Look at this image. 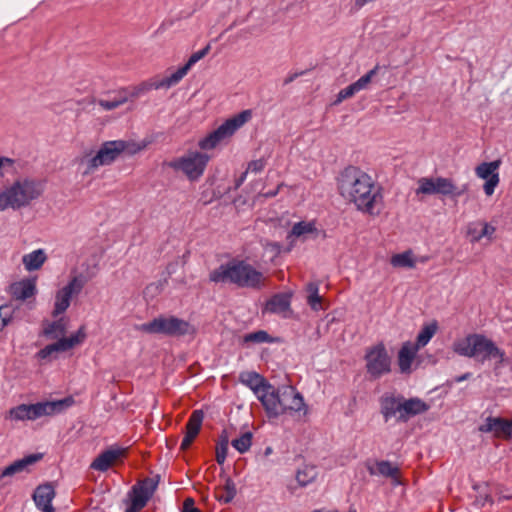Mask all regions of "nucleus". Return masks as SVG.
Returning <instances> with one entry per match:
<instances>
[{"mask_svg":"<svg viewBox=\"0 0 512 512\" xmlns=\"http://www.w3.org/2000/svg\"><path fill=\"white\" fill-rule=\"evenodd\" d=\"M339 194L355 208L369 216H378L384 205L382 187L358 167L349 166L337 180Z\"/></svg>","mask_w":512,"mask_h":512,"instance_id":"f257e3e1","label":"nucleus"},{"mask_svg":"<svg viewBox=\"0 0 512 512\" xmlns=\"http://www.w3.org/2000/svg\"><path fill=\"white\" fill-rule=\"evenodd\" d=\"M209 281L260 290L266 286L267 277L245 260L233 259L212 270Z\"/></svg>","mask_w":512,"mask_h":512,"instance_id":"f03ea898","label":"nucleus"},{"mask_svg":"<svg viewBox=\"0 0 512 512\" xmlns=\"http://www.w3.org/2000/svg\"><path fill=\"white\" fill-rule=\"evenodd\" d=\"M45 191V182L33 177H20L0 192V211L29 206Z\"/></svg>","mask_w":512,"mask_h":512,"instance_id":"7ed1b4c3","label":"nucleus"},{"mask_svg":"<svg viewBox=\"0 0 512 512\" xmlns=\"http://www.w3.org/2000/svg\"><path fill=\"white\" fill-rule=\"evenodd\" d=\"M146 147L144 143L134 141L113 140L104 142L95 155L86 153L79 159L85 169L83 175H89L101 166L111 165L122 153L134 155Z\"/></svg>","mask_w":512,"mask_h":512,"instance_id":"20e7f679","label":"nucleus"},{"mask_svg":"<svg viewBox=\"0 0 512 512\" xmlns=\"http://www.w3.org/2000/svg\"><path fill=\"white\" fill-rule=\"evenodd\" d=\"M452 350L464 357L475 358L481 363L497 358L499 363L504 360L505 353L495 343L482 334H469L462 339L454 341Z\"/></svg>","mask_w":512,"mask_h":512,"instance_id":"39448f33","label":"nucleus"},{"mask_svg":"<svg viewBox=\"0 0 512 512\" xmlns=\"http://www.w3.org/2000/svg\"><path fill=\"white\" fill-rule=\"evenodd\" d=\"M263 407L269 417H277L288 412H300L306 406L303 397L292 386L272 388Z\"/></svg>","mask_w":512,"mask_h":512,"instance_id":"423d86ee","label":"nucleus"},{"mask_svg":"<svg viewBox=\"0 0 512 512\" xmlns=\"http://www.w3.org/2000/svg\"><path fill=\"white\" fill-rule=\"evenodd\" d=\"M72 398H65L56 401L38 402L35 404H20L9 409L5 419L12 421H34L43 416H52L62 412L65 408L71 406Z\"/></svg>","mask_w":512,"mask_h":512,"instance_id":"0eeeda50","label":"nucleus"},{"mask_svg":"<svg viewBox=\"0 0 512 512\" xmlns=\"http://www.w3.org/2000/svg\"><path fill=\"white\" fill-rule=\"evenodd\" d=\"M140 332L168 337L194 336L197 329L190 322L173 315H159L153 320L136 327Z\"/></svg>","mask_w":512,"mask_h":512,"instance_id":"6e6552de","label":"nucleus"},{"mask_svg":"<svg viewBox=\"0 0 512 512\" xmlns=\"http://www.w3.org/2000/svg\"><path fill=\"white\" fill-rule=\"evenodd\" d=\"M250 110H244L241 113L227 119L217 129L199 140L198 146L202 150H212L231 138L233 134L251 119Z\"/></svg>","mask_w":512,"mask_h":512,"instance_id":"1a4fd4ad","label":"nucleus"},{"mask_svg":"<svg viewBox=\"0 0 512 512\" xmlns=\"http://www.w3.org/2000/svg\"><path fill=\"white\" fill-rule=\"evenodd\" d=\"M210 156L204 152L188 151L168 163L177 172L183 173L190 181L199 180L208 165Z\"/></svg>","mask_w":512,"mask_h":512,"instance_id":"9d476101","label":"nucleus"},{"mask_svg":"<svg viewBox=\"0 0 512 512\" xmlns=\"http://www.w3.org/2000/svg\"><path fill=\"white\" fill-rule=\"evenodd\" d=\"M159 484V476L147 477L138 481L128 493L129 502L125 512H139L154 495Z\"/></svg>","mask_w":512,"mask_h":512,"instance_id":"9b49d317","label":"nucleus"},{"mask_svg":"<svg viewBox=\"0 0 512 512\" xmlns=\"http://www.w3.org/2000/svg\"><path fill=\"white\" fill-rule=\"evenodd\" d=\"M416 195L440 194L459 197L464 190H459L452 179L444 177H422L417 181Z\"/></svg>","mask_w":512,"mask_h":512,"instance_id":"f8f14e48","label":"nucleus"},{"mask_svg":"<svg viewBox=\"0 0 512 512\" xmlns=\"http://www.w3.org/2000/svg\"><path fill=\"white\" fill-rule=\"evenodd\" d=\"M367 373L374 379L391 371V358L383 343L370 347L365 355Z\"/></svg>","mask_w":512,"mask_h":512,"instance_id":"ddd939ff","label":"nucleus"},{"mask_svg":"<svg viewBox=\"0 0 512 512\" xmlns=\"http://www.w3.org/2000/svg\"><path fill=\"white\" fill-rule=\"evenodd\" d=\"M501 165V160L497 159L492 162H483L476 166L475 174L478 178L485 180L483 190L486 196H492L496 187L499 185L500 176L498 169Z\"/></svg>","mask_w":512,"mask_h":512,"instance_id":"4468645a","label":"nucleus"},{"mask_svg":"<svg viewBox=\"0 0 512 512\" xmlns=\"http://www.w3.org/2000/svg\"><path fill=\"white\" fill-rule=\"evenodd\" d=\"M170 87H172V84L170 83L168 77L161 79L154 78L150 79L149 81L142 82L136 86L121 89L119 94L122 96V98L126 99V102H128L130 100L137 99L152 89H169Z\"/></svg>","mask_w":512,"mask_h":512,"instance_id":"2eb2a0df","label":"nucleus"},{"mask_svg":"<svg viewBox=\"0 0 512 512\" xmlns=\"http://www.w3.org/2000/svg\"><path fill=\"white\" fill-rule=\"evenodd\" d=\"M240 381L256 394L262 405L273 388L265 378L256 372H245L240 374Z\"/></svg>","mask_w":512,"mask_h":512,"instance_id":"dca6fc26","label":"nucleus"},{"mask_svg":"<svg viewBox=\"0 0 512 512\" xmlns=\"http://www.w3.org/2000/svg\"><path fill=\"white\" fill-rule=\"evenodd\" d=\"M479 431L483 433H493L497 438L509 439L512 437V419L488 417L485 422L480 425Z\"/></svg>","mask_w":512,"mask_h":512,"instance_id":"f3484780","label":"nucleus"},{"mask_svg":"<svg viewBox=\"0 0 512 512\" xmlns=\"http://www.w3.org/2000/svg\"><path fill=\"white\" fill-rule=\"evenodd\" d=\"M37 293L36 278H24L9 286V294L15 300L26 301Z\"/></svg>","mask_w":512,"mask_h":512,"instance_id":"a211bd4d","label":"nucleus"},{"mask_svg":"<svg viewBox=\"0 0 512 512\" xmlns=\"http://www.w3.org/2000/svg\"><path fill=\"white\" fill-rule=\"evenodd\" d=\"M204 419V413L202 410H194L186 423L185 436L181 442L180 448L182 450L188 449L197 435L200 432L202 422Z\"/></svg>","mask_w":512,"mask_h":512,"instance_id":"6ab92c4d","label":"nucleus"},{"mask_svg":"<svg viewBox=\"0 0 512 512\" xmlns=\"http://www.w3.org/2000/svg\"><path fill=\"white\" fill-rule=\"evenodd\" d=\"M125 453L122 448H110L100 453L91 463L90 468L105 472L111 468Z\"/></svg>","mask_w":512,"mask_h":512,"instance_id":"aec40b11","label":"nucleus"},{"mask_svg":"<svg viewBox=\"0 0 512 512\" xmlns=\"http://www.w3.org/2000/svg\"><path fill=\"white\" fill-rule=\"evenodd\" d=\"M377 69L378 67L373 68L368 73L360 77L356 82L340 90L335 103H341L342 101L353 97L356 93L366 89L371 83L372 78L376 75Z\"/></svg>","mask_w":512,"mask_h":512,"instance_id":"412c9836","label":"nucleus"},{"mask_svg":"<svg viewBox=\"0 0 512 512\" xmlns=\"http://www.w3.org/2000/svg\"><path fill=\"white\" fill-rule=\"evenodd\" d=\"M367 470L371 476H383L390 478L395 484L400 483V470L389 461H375V463L367 465Z\"/></svg>","mask_w":512,"mask_h":512,"instance_id":"4be33fe9","label":"nucleus"},{"mask_svg":"<svg viewBox=\"0 0 512 512\" xmlns=\"http://www.w3.org/2000/svg\"><path fill=\"white\" fill-rule=\"evenodd\" d=\"M54 497L55 490L51 484L39 485L33 494V500L42 512H54L51 504Z\"/></svg>","mask_w":512,"mask_h":512,"instance_id":"5701e85b","label":"nucleus"},{"mask_svg":"<svg viewBox=\"0 0 512 512\" xmlns=\"http://www.w3.org/2000/svg\"><path fill=\"white\" fill-rule=\"evenodd\" d=\"M420 349L415 347L411 342H404L398 352V366L403 374H410L412 372V364Z\"/></svg>","mask_w":512,"mask_h":512,"instance_id":"b1692460","label":"nucleus"},{"mask_svg":"<svg viewBox=\"0 0 512 512\" xmlns=\"http://www.w3.org/2000/svg\"><path fill=\"white\" fill-rule=\"evenodd\" d=\"M402 397H395L393 395H383L380 399L381 414L385 421L392 418H397L402 414Z\"/></svg>","mask_w":512,"mask_h":512,"instance_id":"393cba45","label":"nucleus"},{"mask_svg":"<svg viewBox=\"0 0 512 512\" xmlns=\"http://www.w3.org/2000/svg\"><path fill=\"white\" fill-rule=\"evenodd\" d=\"M210 51V45H206L203 49L193 53L187 63L180 67L177 71L167 76L172 86L177 85L189 72L191 67L204 58Z\"/></svg>","mask_w":512,"mask_h":512,"instance_id":"a878e982","label":"nucleus"},{"mask_svg":"<svg viewBox=\"0 0 512 512\" xmlns=\"http://www.w3.org/2000/svg\"><path fill=\"white\" fill-rule=\"evenodd\" d=\"M86 338L85 327L81 326L78 331L70 337H62L58 341L50 344L51 348L58 356L61 352H66L75 346L81 344Z\"/></svg>","mask_w":512,"mask_h":512,"instance_id":"bb28decb","label":"nucleus"},{"mask_svg":"<svg viewBox=\"0 0 512 512\" xmlns=\"http://www.w3.org/2000/svg\"><path fill=\"white\" fill-rule=\"evenodd\" d=\"M42 456L43 455L40 453L30 454L22 459L14 461L12 464L5 467L0 472V480L4 477H10L17 473H21V472L27 470V468L29 466H31V465L35 464L36 462H38L39 460H41Z\"/></svg>","mask_w":512,"mask_h":512,"instance_id":"cd10ccee","label":"nucleus"},{"mask_svg":"<svg viewBox=\"0 0 512 512\" xmlns=\"http://www.w3.org/2000/svg\"><path fill=\"white\" fill-rule=\"evenodd\" d=\"M429 406L418 398L402 400V414L398 416V421L406 422L410 417L426 412Z\"/></svg>","mask_w":512,"mask_h":512,"instance_id":"c85d7f7f","label":"nucleus"},{"mask_svg":"<svg viewBox=\"0 0 512 512\" xmlns=\"http://www.w3.org/2000/svg\"><path fill=\"white\" fill-rule=\"evenodd\" d=\"M291 296L281 293L267 301L264 311L275 314H285L290 310Z\"/></svg>","mask_w":512,"mask_h":512,"instance_id":"c756f323","label":"nucleus"},{"mask_svg":"<svg viewBox=\"0 0 512 512\" xmlns=\"http://www.w3.org/2000/svg\"><path fill=\"white\" fill-rule=\"evenodd\" d=\"M478 224L482 226V229L480 231L477 230L475 224H470L467 228V235L471 237V242L476 243L481 241V239L483 238L492 240L496 228L493 225L484 221L479 222Z\"/></svg>","mask_w":512,"mask_h":512,"instance_id":"7c9ffc66","label":"nucleus"},{"mask_svg":"<svg viewBox=\"0 0 512 512\" xmlns=\"http://www.w3.org/2000/svg\"><path fill=\"white\" fill-rule=\"evenodd\" d=\"M47 260V255L43 249H37L31 253L25 254L22 258L23 265L27 271L40 269Z\"/></svg>","mask_w":512,"mask_h":512,"instance_id":"2f4dec72","label":"nucleus"},{"mask_svg":"<svg viewBox=\"0 0 512 512\" xmlns=\"http://www.w3.org/2000/svg\"><path fill=\"white\" fill-rule=\"evenodd\" d=\"M66 322L63 318L53 322H47L43 327V335L50 339H60L66 333Z\"/></svg>","mask_w":512,"mask_h":512,"instance_id":"473e14b6","label":"nucleus"},{"mask_svg":"<svg viewBox=\"0 0 512 512\" xmlns=\"http://www.w3.org/2000/svg\"><path fill=\"white\" fill-rule=\"evenodd\" d=\"M305 291L307 293V303L314 311H319L322 309V300L323 298L319 295V283L318 282H309L305 286Z\"/></svg>","mask_w":512,"mask_h":512,"instance_id":"72a5a7b5","label":"nucleus"},{"mask_svg":"<svg viewBox=\"0 0 512 512\" xmlns=\"http://www.w3.org/2000/svg\"><path fill=\"white\" fill-rule=\"evenodd\" d=\"M236 485L230 478H227L223 487L216 489V499L224 504L230 503L236 496Z\"/></svg>","mask_w":512,"mask_h":512,"instance_id":"f704fd0d","label":"nucleus"},{"mask_svg":"<svg viewBox=\"0 0 512 512\" xmlns=\"http://www.w3.org/2000/svg\"><path fill=\"white\" fill-rule=\"evenodd\" d=\"M437 329L438 324L436 321L424 325L419 334L417 335L416 343H413V345L418 349L426 346L437 332Z\"/></svg>","mask_w":512,"mask_h":512,"instance_id":"c9c22d12","label":"nucleus"},{"mask_svg":"<svg viewBox=\"0 0 512 512\" xmlns=\"http://www.w3.org/2000/svg\"><path fill=\"white\" fill-rule=\"evenodd\" d=\"M72 296L63 288L57 291L52 315L54 317L64 313L70 306Z\"/></svg>","mask_w":512,"mask_h":512,"instance_id":"e433bc0d","label":"nucleus"},{"mask_svg":"<svg viewBox=\"0 0 512 512\" xmlns=\"http://www.w3.org/2000/svg\"><path fill=\"white\" fill-rule=\"evenodd\" d=\"M314 231H316V227L313 222L301 221L294 224L291 232L287 236V239L292 242L293 238H299L304 235L313 233Z\"/></svg>","mask_w":512,"mask_h":512,"instance_id":"4c0bfd02","label":"nucleus"},{"mask_svg":"<svg viewBox=\"0 0 512 512\" xmlns=\"http://www.w3.org/2000/svg\"><path fill=\"white\" fill-rule=\"evenodd\" d=\"M87 282L88 279L85 275L77 274L71 277L70 281L63 287V289L73 297L82 291Z\"/></svg>","mask_w":512,"mask_h":512,"instance_id":"58836bf2","label":"nucleus"},{"mask_svg":"<svg viewBox=\"0 0 512 512\" xmlns=\"http://www.w3.org/2000/svg\"><path fill=\"white\" fill-rule=\"evenodd\" d=\"M390 263L393 267L413 268L415 260L412 251L408 250L403 253L395 254L391 257Z\"/></svg>","mask_w":512,"mask_h":512,"instance_id":"ea45409f","label":"nucleus"},{"mask_svg":"<svg viewBox=\"0 0 512 512\" xmlns=\"http://www.w3.org/2000/svg\"><path fill=\"white\" fill-rule=\"evenodd\" d=\"M317 476V471L314 466L305 465L298 469L296 473V480L301 486H306L313 482Z\"/></svg>","mask_w":512,"mask_h":512,"instance_id":"a19ab883","label":"nucleus"},{"mask_svg":"<svg viewBox=\"0 0 512 512\" xmlns=\"http://www.w3.org/2000/svg\"><path fill=\"white\" fill-rule=\"evenodd\" d=\"M473 488L478 493V495L476 496L475 501H474V504L477 507L481 508V507H484L486 505V503H489V504L493 503L487 484H485V483L484 484H476V485H474Z\"/></svg>","mask_w":512,"mask_h":512,"instance_id":"79ce46f5","label":"nucleus"},{"mask_svg":"<svg viewBox=\"0 0 512 512\" xmlns=\"http://www.w3.org/2000/svg\"><path fill=\"white\" fill-rule=\"evenodd\" d=\"M253 434L245 432L240 437L232 440L231 445L241 454L246 453L252 445Z\"/></svg>","mask_w":512,"mask_h":512,"instance_id":"37998d69","label":"nucleus"},{"mask_svg":"<svg viewBox=\"0 0 512 512\" xmlns=\"http://www.w3.org/2000/svg\"><path fill=\"white\" fill-rule=\"evenodd\" d=\"M228 436L223 433L216 446V461L218 464H223L226 460L228 453Z\"/></svg>","mask_w":512,"mask_h":512,"instance_id":"c03bdc74","label":"nucleus"},{"mask_svg":"<svg viewBox=\"0 0 512 512\" xmlns=\"http://www.w3.org/2000/svg\"><path fill=\"white\" fill-rule=\"evenodd\" d=\"M244 342H252V343H265L271 342V337L264 330H259L253 333L246 334L244 336Z\"/></svg>","mask_w":512,"mask_h":512,"instance_id":"a18cd8bd","label":"nucleus"},{"mask_svg":"<svg viewBox=\"0 0 512 512\" xmlns=\"http://www.w3.org/2000/svg\"><path fill=\"white\" fill-rule=\"evenodd\" d=\"M125 103H126V99L122 98V96L119 93H118V97H116L113 100H102L101 99L98 101L99 106L106 111L114 110Z\"/></svg>","mask_w":512,"mask_h":512,"instance_id":"49530a36","label":"nucleus"},{"mask_svg":"<svg viewBox=\"0 0 512 512\" xmlns=\"http://www.w3.org/2000/svg\"><path fill=\"white\" fill-rule=\"evenodd\" d=\"M13 309L9 305L0 306V331L11 321Z\"/></svg>","mask_w":512,"mask_h":512,"instance_id":"de8ad7c7","label":"nucleus"},{"mask_svg":"<svg viewBox=\"0 0 512 512\" xmlns=\"http://www.w3.org/2000/svg\"><path fill=\"white\" fill-rule=\"evenodd\" d=\"M58 356L55 354L50 344L39 350L36 354V358L39 360L51 361L56 359Z\"/></svg>","mask_w":512,"mask_h":512,"instance_id":"09e8293b","label":"nucleus"},{"mask_svg":"<svg viewBox=\"0 0 512 512\" xmlns=\"http://www.w3.org/2000/svg\"><path fill=\"white\" fill-rule=\"evenodd\" d=\"M15 161L8 157H0V176L3 177L9 169L14 168Z\"/></svg>","mask_w":512,"mask_h":512,"instance_id":"8fccbe9b","label":"nucleus"},{"mask_svg":"<svg viewBox=\"0 0 512 512\" xmlns=\"http://www.w3.org/2000/svg\"><path fill=\"white\" fill-rule=\"evenodd\" d=\"M265 167V161L263 159L253 160L248 164L247 171L252 173H258Z\"/></svg>","mask_w":512,"mask_h":512,"instance_id":"3c124183","label":"nucleus"},{"mask_svg":"<svg viewBox=\"0 0 512 512\" xmlns=\"http://www.w3.org/2000/svg\"><path fill=\"white\" fill-rule=\"evenodd\" d=\"M183 512H199L195 507V502L192 498H186L183 503Z\"/></svg>","mask_w":512,"mask_h":512,"instance_id":"603ef678","label":"nucleus"},{"mask_svg":"<svg viewBox=\"0 0 512 512\" xmlns=\"http://www.w3.org/2000/svg\"><path fill=\"white\" fill-rule=\"evenodd\" d=\"M469 377H470V373H466V374H464V375H462V376L458 377V378L456 379V381H457V382H461V381H464V380L468 379Z\"/></svg>","mask_w":512,"mask_h":512,"instance_id":"864d4df0","label":"nucleus"},{"mask_svg":"<svg viewBox=\"0 0 512 512\" xmlns=\"http://www.w3.org/2000/svg\"><path fill=\"white\" fill-rule=\"evenodd\" d=\"M272 452H273L272 447L268 446V447L265 448L264 456L268 457L270 454H272Z\"/></svg>","mask_w":512,"mask_h":512,"instance_id":"5fc2aeb1","label":"nucleus"},{"mask_svg":"<svg viewBox=\"0 0 512 512\" xmlns=\"http://www.w3.org/2000/svg\"><path fill=\"white\" fill-rule=\"evenodd\" d=\"M279 188H277L275 191H270L265 194L266 197H274L277 195Z\"/></svg>","mask_w":512,"mask_h":512,"instance_id":"6e6d98bb","label":"nucleus"},{"mask_svg":"<svg viewBox=\"0 0 512 512\" xmlns=\"http://www.w3.org/2000/svg\"><path fill=\"white\" fill-rule=\"evenodd\" d=\"M247 173H249V171H247V170H246V171L242 174V176L240 177V179H239V181H238V184H237L238 186H239L241 183H243V181H244V180H245V178H246Z\"/></svg>","mask_w":512,"mask_h":512,"instance_id":"4d7b16f0","label":"nucleus"},{"mask_svg":"<svg viewBox=\"0 0 512 512\" xmlns=\"http://www.w3.org/2000/svg\"><path fill=\"white\" fill-rule=\"evenodd\" d=\"M295 77H296V75L290 76L289 78H287V79L284 81V83H285V84H288V83L292 82V81L295 79Z\"/></svg>","mask_w":512,"mask_h":512,"instance_id":"13d9d810","label":"nucleus"}]
</instances>
